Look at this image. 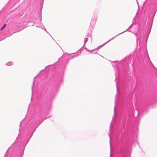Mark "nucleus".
<instances>
[{
    "label": "nucleus",
    "mask_w": 157,
    "mask_h": 157,
    "mask_svg": "<svg viewBox=\"0 0 157 157\" xmlns=\"http://www.w3.org/2000/svg\"><path fill=\"white\" fill-rule=\"evenodd\" d=\"M97 19V17L96 16L94 15V16L92 17L89 27V30L90 31H92L94 28Z\"/></svg>",
    "instance_id": "obj_3"
},
{
    "label": "nucleus",
    "mask_w": 157,
    "mask_h": 157,
    "mask_svg": "<svg viewBox=\"0 0 157 157\" xmlns=\"http://www.w3.org/2000/svg\"><path fill=\"white\" fill-rule=\"evenodd\" d=\"M116 105H115L114 108V114H115V109H116Z\"/></svg>",
    "instance_id": "obj_17"
},
{
    "label": "nucleus",
    "mask_w": 157,
    "mask_h": 157,
    "mask_svg": "<svg viewBox=\"0 0 157 157\" xmlns=\"http://www.w3.org/2000/svg\"><path fill=\"white\" fill-rule=\"evenodd\" d=\"M49 34V35H50H50V34Z\"/></svg>",
    "instance_id": "obj_26"
},
{
    "label": "nucleus",
    "mask_w": 157,
    "mask_h": 157,
    "mask_svg": "<svg viewBox=\"0 0 157 157\" xmlns=\"http://www.w3.org/2000/svg\"><path fill=\"white\" fill-rule=\"evenodd\" d=\"M7 151H6V153L7 152Z\"/></svg>",
    "instance_id": "obj_25"
},
{
    "label": "nucleus",
    "mask_w": 157,
    "mask_h": 157,
    "mask_svg": "<svg viewBox=\"0 0 157 157\" xmlns=\"http://www.w3.org/2000/svg\"><path fill=\"white\" fill-rule=\"evenodd\" d=\"M88 40V38H84V44H83V47L86 44V42Z\"/></svg>",
    "instance_id": "obj_9"
},
{
    "label": "nucleus",
    "mask_w": 157,
    "mask_h": 157,
    "mask_svg": "<svg viewBox=\"0 0 157 157\" xmlns=\"http://www.w3.org/2000/svg\"><path fill=\"white\" fill-rule=\"evenodd\" d=\"M6 24H5L3 26L1 29H0V30H2L6 26Z\"/></svg>",
    "instance_id": "obj_14"
},
{
    "label": "nucleus",
    "mask_w": 157,
    "mask_h": 157,
    "mask_svg": "<svg viewBox=\"0 0 157 157\" xmlns=\"http://www.w3.org/2000/svg\"><path fill=\"white\" fill-rule=\"evenodd\" d=\"M36 27H40V28H41V29H43L46 32H47V33H48L47 32L46 28H45L44 26L43 25H39V26H36Z\"/></svg>",
    "instance_id": "obj_7"
},
{
    "label": "nucleus",
    "mask_w": 157,
    "mask_h": 157,
    "mask_svg": "<svg viewBox=\"0 0 157 157\" xmlns=\"http://www.w3.org/2000/svg\"><path fill=\"white\" fill-rule=\"evenodd\" d=\"M101 46H98V48H97V49H98V48H101Z\"/></svg>",
    "instance_id": "obj_19"
},
{
    "label": "nucleus",
    "mask_w": 157,
    "mask_h": 157,
    "mask_svg": "<svg viewBox=\"0 0 157 157\" xmlns=\"http://www.w3.org/2000/svg\"><path fill=\"white\" fill-rule=\"evenodd\" d=\"M148 59H149V60H150V59H149V57H148Z\"/></svg>",
    "instance_id": "obj_22"
},
{
    "label": "nucleus",
    "mask_w": 157,
    "mask_h": 157,
    "mask_svg": "<svg viewBox=\"0 0 157 157\" xmlns=\"http://www.w3.org/2000/svg\"><path fill=\"white\" fill-rule=\"evenodd\" d=\"M90 32L86 34V36L87 37H89L90 36H92L91 35V32L92 31H90Z\"/></svg>",
    "instance_id": "obj_10"
},
{
    "label": "nucleus",
    "mask_w": 157,
    "mask_h": 157,
    "mask_svg": "<svg viewBox=\"0 0 157 157\" xmlns=\"http://www.w3.org/2000/svg\"><path fill=\"white\" fill-rule=\"evenodd\" d=\"M109 137H110V157H112V148H111V137H110V135H109Z\"/></svg>",
    "instance_id": "obj_8"
},
{
    "label": "nucleus",
    "mask_w": 157,
    "mask_h": 157,
    "mask_svg": "<svg viewBox=\"0 0 157 157\" xmlns=\"http://www.w3.org/2000/svg\"><path fill=\"white\" fill-rule=\"evenodd\" d=\"M129 32H131V31L130 30H129Z\"/></svg>",
    "instance_id": "obj_23"
},
{
    "label": "nucleus",
    "mask_w": 157,
    "mask_h": 157,
    "mask_svg": "<svg viewBox=\"0 0 157 157\" xmlns=\"http://www.w3.org/2000/svg\"><path fill=\"white\" fill-rule=\"evenodd\" d=\"M85 50H86V51L92 53H93V52H94V51H95L96 50H97V48H95L94 49H93L92 50H90L87 49L86 47H85Z\"/></svg>",
    "instance_id": "obj_6"
},
{
    "label": "nucleus",
    "mask_w": 157,
    "mask_h": 157,
    "mask_svg": "<svg viewBox=\"0 0 157 157\" xmlns=\"http://www.w3.org/2000/svg\"><path fill=\"white\" fill-rule=\"evenodd\" d=\"M6 154H5V155H4V157H6Z\"/></svg>",
    "instance_id": "obj_20"
},
{
    "label": "nucleus",
    "mask_w": 157,
    "mask_h": 157,
    "mask_svg": "<svg viewBox=\"0 0 157 157\" xmlns=\"http://www.w3.org/2000/svg\"><path fill=\"white\" fill-rule=\"evenodd\" d=\"M34 127V125H32V127H31L29 130V132L28 135L26 136L27 137V139L25 140V141L22 142V146H21V147L20 148L19 151H17L16 154L14 156H11L10 157H22L24 155V152L25 147L30 140V139L31 137L33 134V132H35V129L33 131V132H32V129Z\"/></svg>",
    "instance_id": "obj_1"
},
{
    "label": "nucleus",
    "mask_w": 157,
    "mask_h": 157,
    "mask_svg": "<svg viewBox=\"0 0 157 157\" xmlns=\"http://www.w3.org/2000/svg\"><path fill=\"white\" fill-rule=\"evenodd\" d=\"M152 24V21H151L149 25V24H147V26L148 27L145 29V33H144L143 34L142 33L141 31L143 28V26L140 25H139L137 33H134L136 36V40L137 42L139 40V38L141 37H144V38L145 36H147V38L148 37L150 32Z\"/></svg>",
    "instance_id": "obj_2"
},
{
    "label": "nucleus",
    "mask_w": 157,
    "mask_h": 157,
    "mask_svg": "<svg viewBox=\"0 0 157 157\" xmlns=\"http://www.w3.org/2000/svg\"><path fill=\"white\" fill-rule=\"evenodd\" d=\"M80 54L78 53V54H76L74 55L72 57H76L78 55H79Z\"/></svg>",
    "instance_id": "obj_12"
},
{
    "label": "nucleus",
    "mask_w": 157,
    "mask_h": 157,
    "mask_svg": "<svg viewBox=\"0 0 157 157\" xmlns=\"http://www.w3.org/2000/svg\"><path fill=\"white\" fill-rule=\"evenodd\" d=\"M115 75H116V78L115 79V82H116V86H117V91H118V87L117 86V84H118L117 83H118V80H119L118 78V74L117 73V75L116 74V73H115Z\"/></svg>",
    "instance_id": "obj_5"
},
{
    "label": "nucleus",
    "mask_w": 157,
    "mask_h": 157,
    "mask_svg": "<svg viewBox=\"0 0 157 157\" xmlns=\"http://www.w3.org/2000/svg\"><path fill=\"white\" fill-rule=\"evenodd\" d=\"M137 112L138 114L139 112H138V110H137Z\"/></svg>",
    "instance_id": "obj_21"
},
{
    "label": "nucleus",
    "mask_w": 157,
    "mask_h": 157,
    "mask_svg": "<svg viewBox=\"0 0 157 157\" xmlns=\"http://www.w3.org/2000/svg\"><path fill=\"white\" fill-rule=\"evenodd\" d=\"M40 21H41V18Z\"/></svg>",
    "instance_id": "obj_27"
},
{
    "label": "nucleus",
    "mask_w": 157,
    "mask_h": 157,
    "mask_svg": "<svg viewBox=\"0 0 157 157\" xmlns=\"http://www.w3.org/2000/svg\"><path fill=\"white\" fill-rule=\"evenodd\" d=\"M98 52V50L97 49V50H96L95 51H94V54H97Z\"/></svg>",
    "instance_id": "obj_15"
},
{
    "label": "nucleus",
    "mask_w": 157,
    "mask_h": 157,
    "mask_svg": "<svg viewBox=\"0 0 157 157\" xmlns=\"http://www.w3.org/2000/svg\"><path fill=\"white\" fill-rule=\"evenodd\" d=\"M13 63L12 62H9L6 63V64L7 66H10L13 65Z\"/></svg>",
    "instance_id": "obj_11"
},
{
    "label": "nucleus",
    "mask_w": 157,
    "mask_h": 157,
    "mask_svg": "<svg viewBox=\"0 0 157 157\" xmlns=\"http://www.w3.org/2000/svg\"><path fill=\"white\" fill-rule=\"evenodd\" d=\"M7 151H6V153L7 152Z\"/></svg>",
    "instance_id": "obj_24"
},
{
    "label": "nucleus",
    "mask_w": 157,
    "mask_h": 157,
    "mask_svg": "<svg viewBox=\"0 0 157 157\" xmlns=\"http://www.w3.org/2000/svg\"><path fill=\"white\" fill-rule=\"evenodd\" d=\"M135 17L133 19V20H132V24L129 26V27L126 30L121 32V33H120L117 34V35L116 36H114V37H113L112 38L110 39L108 41H107L106 43H105L104 44H107V43H108L111 40H113V39H114L115 37H116L117 36L119 35L122 34V33H124V32H126V31H127L128 29H129L130 28H131V27L133 25H134L135 24V23H136V21H135Z\"/></svg>",
    "instance_id": "obj_4"
},
{
    "label": "nucleus",
    "mask_w": 157,
    "mask_h": 157,
    "mask_svg": "<svg viewBox=\"0 0 157 157\" xmlns=\"http://www.w3.org/2000/svg\"><path fill=\"white\" fill-rule=\"evenodd\" d=\"M112 125V122H111V124H110V126L109 127V130H110L111 127Z\"/></svg>",
    "instance_id": "obj_18"
},
{
    "label": "nucleus",
    "mask_w": 157,
    "mask_h": 157,
    "mask_svg": "<svg viewBox=\"0 0 157 157\" xmlns=\"http://www.w3.org/2000/svg\"><path fill=\"white\" fill-rule=\"evenodd\" d=\"M34 83V81L33 82V85L32 87V94L33 93V86Z\"/></svg>",
    "instance_id": "obj_16"
},
{
    "label": "nucleus",
    "mask_w": 157,
    "mask_h": 157,
    "mask_svg": "<svg viewBox=\"0 0 157 157\" xmlns=\"http://www.w3.org/2000/svg\"><path fill=\"white\" fill-rule=\"evenodd\" d=\"M6 24H5L3 26L1 29H0V30H2L6 26Z\"/></svg>",
    "instance_id": "obj_13"
}]
</instances>
